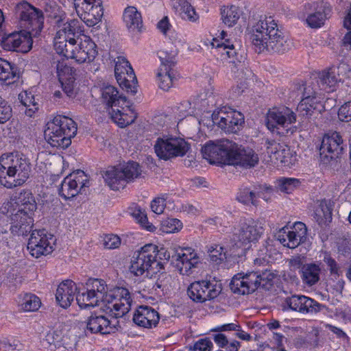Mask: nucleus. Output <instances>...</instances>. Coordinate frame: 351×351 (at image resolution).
<instances>
[{
	"label": "nucleus",
	"instance_id": "nucleus-1",
	"mask_svg": "<svg viewBox=\"0 0 351 351\" xmlns=\"http://www.w3.org/2000/svg\"><path fill=\"white\" fill-rule=\"evenodd\" d=\"M86 292L78 293L76 300L81 308L95 307L101 303V308L107 315L121 317L131 308L130 292L123 287L108 290L106 282L101 279L90 278L86 283Z\"/></svg>",
	"mask_w": 351,
	"mask_h": 351
},
{
	"label": "nucleus",
	"instance_id": "nucleus-2",
	"mask_svg": "<svg viewBox=\"0 0 351 351\" xmlns=\"http://www.w3.org/2000/svg\"><path fill=\"white\" fill-rule=\"evenodd\" d=\"M83 32V27L77 19L59 23L53 41L56 51L79 64L93 61L97 54L96 44L87 36H83L78 40L74 38Z\"/></svg>",
	"mask_w": 351,
	"mask_h": 351
},
{
	"label": "nucleus",
	"instance_id": "nucleus-3",
	"mask_svg": "<svg viewBox=\"0 0 351 351\" xmlns=\"http://www.w3.org/2000/svg\"><path fill=\"white\" fill-rule=\"evenodd\" d=\"M203 157L210 163L239 165L252 168L258 165L259 157L250 147L239 145L227 138L209 141L202 148Z\"/></svg>",
	"mask_w": 351,
	"mask_h": 351
},
{
	"label": "nucleus",
	"instance_id": "nucleus-4",
	"mask_svg": "<svg viewBox=\"0 0 351 351\" xmlns=\"http://www.w3.org/2000/svg\"><path fill=\"white\" fill-rule=\"evenodd\" d=\"M250 38L257 53L265 51L283 53L289 49V43L278 29L273 17L261 15L254 18L248 27Z\"/></svg>",
	"mask_w": 351,
	"mask_h": 351
},
{
	"label": "nucleus",
	"instance_id": "nucleus-5",
	"mask_svg": "<svg viewBox=\"0 0 351 351\" xmlns=\"http://www.w3.org/2000/svg\"><path fill=\"white\" fill-rule=\"evenodd\" d=\"M30 165L19 152L3 154L0 157V183L6 188L23 185L28 179Z\"/></svg>",
	"mask_w": 351,
	"mask_h": 351
},
{
	"label": "nucleus",
	"instance_id": "nucleus-6",
	"mask_svg": "<svg viewBox=\"0 0 351 351\" xmlns=\"http://www.w3.org/2000/svg\"><path fill=\"white\" fill-rule=\"evenodd\" d=\"M77 133L75 121L66 116L57 115L47 124L44 131L45 141L52 147L67 148L71 143V138Z\"/></svg>",
	"mask_w": 351,
	"mask_h": 351
},
{
	"label": "nucleus",
	"instance_id": "nucleus-7",
	"mask_svg": "<svg viewBox=\"0 0 351 351\" xmlns=\"http://www.w3.org/2000/svg\"><path fill=\"white\" fill-rule=\"evenodd\" d=\"M227 34L222 31L220 34L221 39L223 41H219L217 38H213L211 45L215 49L214 54L223 62H227L232 64L237 71V77L239 80H253L254 74L244 64H242L243 58L238 57V53L230 41L226 38Z\"/></svg>",
	"mask_w": 351,
	"mask_h": 351
},
{
	"label": "nucleus",
	"instance_id": "nucleus-8",
	"mask_svg": "<svg viewBox=\"0 0 351 351\" xmlns=\"http://www.w3.org/2000/svg\"><path fill=\"white\" fill-rule=\"evenodd\" d=\"M158 247L147 244L135 252L131 261L130 271L134 276L146 274L152 277L163 269L162 263L157 259Z\"/></svg>",
	"mask_w": 351,
	"mask_h": 351
},
{
	"label": "nucleus",
	"instance_id": "nucleus-9",
	"mask_svg": "<svg viewBox=\"0 0 351 351\" xmlns=\"http://www.w3.org/2000/svg\"><path fill=\"white\" fill-rule=\"evenodd\" d=\"M264 232L263 223L252 218L240 219L233 227L232 239L240 245L256 243Z\"/></svg>",
	"mask_w": 351,
	"mask_h": 351
},
{
	"label": "nucleus",
	"instance_id": "nucleus-10",
	"mask_svg": "<svg viewBox=\"0 0 351 351\" xmlns=\"http://www.w3.org/2000/svg\"><path fill=\"white\" fill-rule=\"evenodd\" d=\"M295 121V113L287 107L273 108L267 114V127L272 132L282 128L287 134H292L298 129L296 126L292 125Z\"/></svg>",
	"mask_w": 351,
	"mask_h": 351
},
{
	"label": "nucleus",
	"instance_id": "nucleus-11",
	"mask_svg": "<svg viewBox=\"0 0 351 351\" xmlns=\"http://www.w3.org/2000/svg\"><path fill=\"white\" fill-rule=\"evenodd\" d=\"M189 148V144L186 141L177 137L158 138L154 145V150L157 156L165 160L183 156L187 153Z\"/></svg>",
	"mask_w": 351,
	"mask_h": 351
},
{
	"label": "nucleus",
	"instance_id": "nucleus-12",
	"mask_svg": "<svg viewBox=\"0 0 351 351\" xmlns=\"http://www.w3.org/2000/svg\"><path fill=\"white\" fill-rule=\"evenodd\" d=\"M214 121L226 133H237L243 128V114L228 106H222L213 111Z\"/></svg>",
	"mask_w": 351,
	"mask_h": 351
},
{
	"label": "nucleus",
	"instance_id": "nucleus-13",
	"mask_svg": "<svg viewBox=\"0 0 351 351\" xmlns=\"http://www.w3.org/2000/svg\"><path fill=\"white\" fill-rule=\"evenodd\" d=\"M176 267L182 275H189L196 267L200 258L197 252L191 247H182L172 245L170 248Z\"/></svg>",
	"mask_w": 351,
	"mask_h": 351
},
{
	"label": "nucleus",
	"instance_id": "nucleus-14",
	"mask_svg": "<svg viewBox=\"0 0 351 351\" xmlns=\"http://www.w3.org/2000/svg\"><path fill=\"white\" fill-rule=\"evenodd\" d=\"M77 13L88 27L97 25L104 14L102 0H74Z\"/></svg>",
	"mask_w": 351,
	"mask_h": 351
},
{
	"label": "nucleus",
	"instance_id": "nucleus-15",
	"mask_svg": "<svg viewBox=\"0 0 351 351\" xmlns=\"http://www.w3.org/2000/svg\"><path fill=\"white\" fill-rule=\"evenodd\" d=\"M55 239L45 230L32 231L27 243V250L36 258L47 256L53 251Z\"/></svg>",
	"mask_w": 351,
	"mask_h": 351
},
{
	"label": "nucleus",
	"instance_id": "nucleus-16",
	"mask_svg": "<svg viewBox=\"0 0 351 351\" xmlns=\"http://www.w3.org/2000/svg\"><path fill=\"white\" fill-rule=\"evenodd\" d=\"M221 289V283L215 281H195L188 287L187 293L193 301L204 302L217 298Z\"/></svg>",
	"mask_w": 351,
	"mask_h": 351
},
{
	"label": "nucleus",
	"instance_id": "nucleus-17",
	"mask_svg": "<svg viewBox=\"0 0 351 351\" xmlns=\"http://www.w3.org/2000/svg\"><path fill=\"white\" fill-rule=\"evenodd\" d=\"M108 110L111 119L120 128H125L134 122L137 117L132 103L125 97H121Z\"/></svg>",
	"mask_w": 351,
	"mask_h": 351
},
{
	"label": "nucleus",
	"instance_id": "nucleus-18",
	"mask_svg": "<svg viewBox=\"0 0 351 351\" xmlns=\"http://www.w3.org/2000/svg\"><path fill=\"white\" fill-rule=\"evenodd\" d=\"M114 74L117 82L127 92L136 93L137 80L130 62L123 57L115 60Z\"/></svg>",
	"mask_w": 351,
	"mask_h": 351
},
{
	"label": "nucleus",
	"instance_id": "nucleus-19",
	"mask_svg": "<svg viewBox=\"0 0 351 351\" xmlns=\"http://www.w3.org/2000/svg\"><path fill=\"white\" fill-rule=\"evenodd\" d=\"M158 57L161 65L156 73L157 83L160 88L167 91L173 86L175 79V74L172 69L175 62V55L167 54L164 51H160Z\"/></svg>",
	"mask_w": 351,
	"mask_h": 351
},
{
	"label": "nucleus",
	"instance_id": "nucleus-20",
	"mask_svg": "<svg viewBox=\"0 0 351 351\" xmlns=\"http://www.w3.org/2000/svg\"><path fill=\"white\" fill-rule=\"evenodd\" d=\"M88 181V177L83 171H73L62 180L59 193L65 199L73 198L86 186Z\"/></svg>",
	"mask_w": 351,
	"mask_h": 351
},
{
	"label": "nucleus",
	"instance_id": "nucleus-21",
	"mask_svg": "<svg viewBox=\"0 0 351 351\" xmlns=\"http://www.w3.org/2000/svg\"><path fill=\"white\" fill-rule=\"evenodd\" d=\"M307 229L302 222H295L291 230L283 228L277 233L276 238L285 247L294 249L305 241Z\"/></svg>",
	"mask_w": 351,
	"mask_h": 351
},
{
	"label": "nucleus",
	"instance_id": "nucleus-22",
	"mask_svg": "<svg viewBox=\"0 0 351 351\" xmlns=\"http://www.w3.org/2000/svg\"><path fill=\"white\" fill-rule=\"evenodd\" d=\"M261 276L256 272L237 274L230 282V287L232 292L241 295L254 292L261 284Z\"/></svg>",
	"mask_w": 351,
	"mask_h": 351
},
{
	"label": "nucleus",
	"instance_id": "nucleus-23",
	"mask_svg": "<svg viewBox=\"0 0 351 351\" xmlns=\"http://www.w3.org/2000/svg\"><path fill=\"white\" fill-rule=\"evenodd\" d=\"M342 138L338 132H335L324 135L319 148L322 160L327 162L331 159L337 158L342 152Z\"/></svg>",
	"mask_w": 351,
	"mask_h": 351
},
{
	"label": "nucleus",
	"instance_id": "nucleus-24",
	"mask_svg": "<svg viewBox=\"0 0 351 351\" xmlns=\"http://www.w3.org/2000/svg\"><path fill=\"white\" fill-rule=\"evenodd\" d=\"M16 12L19 16L21 26L25 29L40 27L43 23L42 12L27 2L18 4Z\"/></svg>",
	"mask_w": 351,
	"mask_h": 351
},
{
	"label": "nucleus",
	"instance_id": "nucleus-25",
	"mask_svg": "<svg viewBox=\"0 0 351 351\" xmlns=\"http://www.w3.org/2000/svg\"><path fill=\"white\" fill-rule=\"evenodd\" d=\"M267 153L270 160L276 165L291 167L297 160L296 155L285 144L273 142L268 143Z\"/></svg>",
	"mask_w": 351,
	"mask_h": 351
},
{
	"label": "nucleus",
	"instance_id": "nucleus-26",
	"mask_svg": "<svg viewBox=\"0 0 351 351\" xmlns=\"http://www.w3.org/2000/svg\"><path fill=\"white\" fill-rule=\"evenodd\" d=\"M1 46L8 51L27 53L32 49V39L27 31L14 32L3 38Z\"/></svg>",
	"mask_w": 351,
	"mask_h": 351
},
{
	"label": "nucleus",
	"instance_id": "nucleus-27",
	"mask_svg": "<svg viewBox=\"0 0 351 351\" xmlns=\"http://www.w3.org/2000/svg\"><path fill=\"white\" fill-rule=\"evenodd\" d=\"M290 309L302 314L317 313L320 311V304L311 298L303 295H294L285 300Z\"/></svg>",
	"mask_w": 351,
	"mask_h": 351
},
{
	"label": "nucleus",
	"instance_id": "nucleus-28",
	"mask_svg": "<svg viewBox=\"0 0 351 351\" xmlns=\"http://www.w3.org/2000/svg\"><path fill=\"white\" fill-rule=\"evenodd\" d=\"M56 72L64 92L69 97L74 95L75 71L69 66L64 60H58L56 63Z\"/></svg>",
	"mask_w": 351,
	"mask_h": 351
},
{
	"label": "nucleus",
	"instance_id": "nucleus-29",
	"mask_svg": "<svg viewBox=\"0 0 351 351\" xmlns=\"http://www.w3.org/2000/svg\"><path fill=\"white\" fill-rule=\"evenodd\" d=\"M33 214L17 210L11 215L10 231L14 235H25L33 226Z\"/></svg>",
	"mask_w": 351,
	"mask_h": 351
},
{
	"label": "nucleus",
	"instance_id": "nucleus-30",
	"mask_svg": "<svg viewBox=\"0 0 351 351\" xmlns=\"http://www.w3.org/2000/svg\"><path fill=\"white\" fill-rule=\"evenodd\" d=\"M159 319L158 313L148 306H140L133 316V321L136 325L146 328L156 327Z\"/></svg>",
	"mask_w": 351,
	"mask_h": 351
},
{
	"label": "nucleus",
	"instance_id": "nucleus-31",
	"mask_svg": "<svg viewBox=\"0 0 351 351\" xmlns=\"http://www.w3.org/2000/svg\"><path fill=\"white\" fill-rule=\"evenodd\" d=\"M77 287L76 284L70 280L62 281L56 289V300L62 308H67L76 297Z\"/></svg>",
	"mask_w": 351,
	"mask_h": 351
},
{
	"label": "nucleus",
	"instance_id": "nucleus-32",
	"mask_svg": "<svg viewBox=\"0 0 351 351\" xmlns=\"http://www.w3.org/2000/svg\"><path fill=\"white\" fill-rule=\"evenodd\" d=\"M16 204L21 212H27L34 215L37 209V204L32 193L29 191H22L20 193H15L10 198L8 206Z\"/></svg>",
	"mask_w": 351,
	"mask_h": 351
},
{
	"label": "nucleus",
	"instance_id": "nucleus-33",
	"mask_svg": "<svg viewBox=\"0 0 351 351\" xmlns=\"http://www.w3.org/2000/svg\"><path fill=\"white\" fill-rule=\"evenodd\" d=\"M347 69L346 64H341L337 68V71L335 69H330L328 71H324L320 73L318 75L317 84L321 89L326 91H332L336 87L337 84L340 82L342 79L337 77L339 76L340 73H341L343 71Z\"/></svg>",
	"mask_w": 351,
	"mask_h": 351
},
{
	"label": "nucleus",
	"instance_id": "nucleus-34",
	"mask_svg": "<svg viewBox=\"0 0 351 351\" xmlns=\"http://www.w3.org/2000/svg\"><path fill=\"white\" fill-rule=\"evenodd\" d=\"M308 6L310 8H313L314 12L308 14L306 18V25L311 28H319L322 27L326 19L327 15V9L323 3H308Z\"/></svg>",
	"mask_w": 351,
	"mask_h": 351
},
{
	"label": "nucleus",
	"instance_id": "nucleus-35",
	"mask_svg": "<svg viewBox=\"0 0 351 351\" xmlns=\"http://www.w3.org/2000/svg\"><path fill=\"white\" fill-rule=\"evenodd\" d=\"M123 23L131 32H141L143 27L141 14L134 6H128L123 14Z\"/></svg>",
	"mask_w": 351,
	"mask_h": 351
},
{
	"label": "nucleus",
	"instance_id": "nucleus-36",
	"mask_svg": "<svg viewBox=\"0 0 351 351\" xmlns=\"http://www.w3.org/2000/svg\"><path fill=\"white\" fill-rule=\"evenodd\" d=\"M171 5L180 17L190 22H197L199 20V14L189 0H171Z\"/></svg>",
	"mask_w": 351,
	"mask_h": 351
},
{
	"label": "nucleus",
	"instance_id": "nucleus-37",
	"mask_svg": "<svg viewBox=\"0 0 351 351\" xmlns=\"http://www.w3.org/2000/svg\"><path fill=\"white\" fill-rule=\"evenodd\" d=\"M87 329L92 333L110 334L115 326L104 316H91L87 322Z\"/></svg>",
	"mask_w": 351,
	"mask_h": 351
},
{
	"label": "nucleus",
	"instance_id": "nucleus-38",
	"mask_svg": "<svg viewBox=\"0 0 351 351\" xmlns=\"http://www.w3.org/2000/svg\"><path fill=\"white\" fill-rule=\"evenodd\" d=\"M119 166L108 169L104 178L111 189L117 191L125 186V180Z\"/></svg>",
	"mask_w": 351,
	"mask_h": 351
},
{
	"label": "nucleus",
	"instance_id": "nucleus-39",
	"mask_svg": "<svg viewBox=\"0 0 351 351\" xmlns=\"http://www.w3.org/2000/svg\"><path fill=\"white\" fill-rule=\"evenodd\" d=\"M321 269L318 265L308 263L304 265L300 270L301 279L304 284L311 287L319 280Z\"/></svg>",
	"mask_w": 351,
	"mask_h": 351
},
{
	"label": "nucleus",
	"instance_id": "nucleus-40",
	"mask_svg": "<svg viewBox=\"0 0 351 351\" xmlns=\"http://www.w3.org/2000/svg\"><path fill=\"white\" fill-rule=\"evenodd\" d=\"M321 101H311L308 98H302L298 106V111L302 115L309 117L315 112H321L323 110Z\"/></svg>",
	"mask_w": 351,
	"mask_h": 351
},
{
	"label": "nucleus",
	"instance_id": "nucleus-41",
	"mask_svg": "<svg viewBox=\"0 0 351 351\" xmlns=\"http://www.w3.org/2000/svg\"><path fill=\"white\" fill-rule=\"evenodd\" d=\"M222 22L231 27L237 24L241 16L240 9L235 5L224 6L221 10Z\"/></svg>",
	"mask_w": 351,
	"mask_h": 351
},
{
	"label": "nucleus",
	"instance_id": "nucleus-42",
	"mask_svg": "<svg viewBox=\"0 0 351 351\" xmlns=\"http://www.w3.org/2000/svg\"><path fill=\"white\" fill-rule=\"evenodd\" d=\"M40 304V300L34 294L26 293L19 297V306L23 311H36L39 309Z\"/></svg>",
	"mask_w": 351,
	"mask_h": 351
},
{
	"label": "nucleus",
	"instance_id": "nucleus-43",
	"mask_svg": "<svg viewBox=\"0 0 351 351\" xmlns=\"http://www.w3.org/2000/svg\"><path fill=\"white\" fill-rule=\"evenodd\" d=\"M19 99L25 108V113L29 117H32L38 110V104L35 101L34 96L31 93L23 91L19 95Z\"/></svg>",
	"mask_w": 351,
	"mask_h": 351
},
{
	"label": "nucleus",
	"instance_id": "nucleus-44",
	"mask_svg": "<svg viewBox=\"0 0 351 351\" xmlns=\"http://www.w3.org/2000/svg\"><path fill=\"white\" fill-rule=\"evenodd\" d=\"M119 167L123 173L125 184L141 176L142 173L141 167L135 162H129Z\"/></svg>",
	"mask_w": 351,
	"mask_h": 351
},
{
	"label": "nucleus",
	"instance_id": "nucleus-45",
	"mask_svg": "<svg viewBox=\"0 0 351 351\" xmlns=\"http://www.w3.org/2000/svg\"><path fill=\"white\" fill-rule=\"evenodd\" d=\"M257 197L265 198L259 191H255L247 187L241 189L237 195V199L245 204H256Z\"/></svg>",
	"mask_w": 351,
	"mask_h": 351
},
{
	"label": "nucleus",
	"instance_id": "nucleus-46",
	"mask_svg": "<svg viewBox=\"0 0 351 351\" xmlns=\"http://www.w3.org/2000/svg\"><path fill=\"white\" fill-rule=\"evenodd\" d=\"M183 227L182 223L176 218L163 219L160 225V230L166 234L179 232Z\"/></svg>",
	"mask_w": 351,
	"mask_h": 351
},
{
	"label": "nucleus",
	"instance_id": "nucleus-47",
	"mask_svg": "<svg viewBox=\"0 0 351 351\" xmlns=\"http://www.w3.org/2000/svg\"><path fill=\"white\" fill-rule=\"evenodd\" d=\"M208 253L213 262L220 263L227 258V250L218 244H213L208 247Z\"/></svg>",
	"mask_w": 351,
	"mask_h": 351
},
{
	"label": "nucleus",
	"instance_id": "nucleus-48",
	"mask_svg": "<svg viewBox=\"0 0 351 351\" xmlns=\"http://www.w3.org/2000/svg\"><path fill=\"white\" fill-rule=\"evenodd\" d=\"M16 76L12 65L0 58V81L10 82Z\"/></svg>",
	"mask_w": 351,
	"mask_h": 351
},
{
	"label": "nucleus",
	"instance_id": "nucleus-49",
	"mask_svg": "<svg viewBox=\"0 0 351 351\" xmlns=\"http://www.w3.org/2000/svg\"><path fill=\"white\" fill-rule=\"evenodd\" d=\"M131 214L136 221L141 224L142 228L145 230L149 232H154L156 230V227L148 221L147 215L144 210L139 208H136Z\"/></svg>",
	"mask_w": 351,
	"mask_h": 351
},
{
	"label": "nucleus",
	"instance_id": "nucleus-50",
	"mask_svg": "<svg viewBox=\"0 0 351 351\" xmlns=\"http://www.w3.org/2000/svg\"><path fill=\"white\" fill-rule=\"evenodd\" d=\"M101 95L104 101L110 106V108L112 107V105L115 103L114 101L123 97L119 95L118 91L114 86L110 85L102 89Z\"/></svg>",
	"mask_w": 351,
	"mask_h": 351
},
{
	"label": "nucleus",
	"instance_id": "nucleus-51",
	"mask_svg": "<svg viewBox=\"0 0 351 351\" xmlns=\"http://www.w3.org/2000/svg\"><path fill=\"white\" fill-rule=\"evenodd\" d=\"M299 184L300 181L298 179L283 178L277 181V187L281 192L290 193L299 186Z\"/></svg>",
	"mask_w": 351,
	"mask_h": 351
},
{
	"label": "nucleus",
	"instance_id": "nucleus-52",
	"mask_svg": "<svg viewBox=\"0 0 351 351\" xmlns=\"http://www.w3.org/2000/svg\"><path fill=\"white\" fill-rule=\"evenodd\" d=\"M335 278H330L327 283L328 290H330L333 293L340 294L344 287V281L339 276H334Z\"/></svg>",
	"mask_w": 351,
	"mask_h": 351
},
{
	"label": "nucleus",
	"instance_id": "nucleus-53",
	"mask_svg": "<svg viewBox=\"0 0 351 351\" xmlns=\"http://www.w3.org/2000/svg\"><path fill=\"white\" fill-rule=\"evenodd\" d=\"M103 241L104 247L109 250L116 249L121 245V239L116 234L105 235Z\"/></svg>",
	"mask_w": 351,
	"mask_h": 351
},
{
	"label": "nucleus",
	"instance_id": "nucleus-54",
	"mask_svg": "<svg viewBox=\"0 0 351 351\" xmlns=\"http://www.w3.org/2000/svg\"><path fill=\"white\" fill-rule=\"evenodd\" d=\"M213 347V342L208 338L201 339L196 341L193 346V351H211Z\"/></svg>",
	"mask_w": 351,
	"mask_h": 351
},
{
	"label": "nucleus",
	"instance_id": "nucleus-55",
	"mask_svg": "<svg viewBox=\"0 0 351 351\" xmlns=\"http://www.w3.org/2000/svg\"><path fill=\"white\" fill-rule=\"evenodd\" d=\"M339 119L342 121L351 120V101L345 103L341 106L338 112Z\"/></svg>",
	"mask_w": 351,
	"mask_h": 351
},
{
	"label": "nucleus",
	"instance_id": "nucleus-56",
	"mask_svg": "<svg viewBox=\"0 0 351 351\" xmlns=\"http://www.w3.org/2000/svg\"><path fill=\"white\" fill-rule=\"evenodd\" d=\"M12 117V108L3 100L0 104V123H3Z\"/></svg>",
	"mask_w": 351,
	"mask_h": 351
},
{
	"label": "nucleus",
	"instance_id": "nucleus-57",
	"mask_svg": "<svg viewBox=\"0 0 351 351\" xmlns=\"http://www.w3.org/2000/svg\"><path fill=\"white\" fill-rule=\"evenodd\" d=\"M344 26L350 31L344 36L343 45L346 47H351V4L344 20Z\"/></svg>",
	"mask_w": 351,
	"mask_h": 351
},
{
	"label": "nucleus",
	"instance_id": "nucleus-58",
	"mask_svg": "<svg viewBox=\"0 0 351 351\" xmlns=\"http://www.w3.org/2000/svg\"><path fill=\"white\" fill-rule=\"evenodd\" d=\"M165 199L158 197L153 199L151 202L152 210L158 215L162 214L165 208Z\"/></svg>",
	"mask_w": 351,
	"mask_h": 351
},
{
	"label": "nucleus",
	"instance_id": "nucleus-59",
	"mask_svg": "<svg viewBox=\"0 0 351 351\" xmlns=\"http://www.w3.org/2000/svg\"><path fill=\"white\" fill-rule=\"evenodd\" d=\"M159 31L165 35H168L171 31V25L167 16L163 17L157 24Z\"/></svg>",
	"mask_w": 351,
	"mask_h": 351
},
{
	"label": "nucleus",
	"instance_id": "nucleus-60",
	"mask_svg": "<svg viewBox=\"0 0 351 351\" xmlns=\"http://www.w3.org/2000/svg\"><path fill=\"white\" fill-rule=\"evenodd\" d=\"M303 89L302 98H308L311 101H321V97L317 95L315 90L310 85H305Z\"/></svg>",
	"mask_w": 351,
	"mask_h": 351
},
{
	"label": "nucleus",
	"instance_id": "nucleus-61",
	"mask_svg": "<svg viewBox=\"0 0 351 351\" xmlns=\"http://www.w3.org/2000/svg\"><path fill=\"white\" fill-rule=\"evenodd\" d=\"M54 332H49L45 337L41 341L42 346L44 348L52 350V347H55Z\"/></svg>",
	"mask_w": 351,
	"mask_h": 351
},
{
	"label": "nucleus",
	"instance_id": "nucleus-62",
	"mask_svg": "<svg viewBox=\"0 0 351 351\" xmlns=\"http://www.w3.org/2000/svg\"><path fill=\"white\" fill-rule=\"evenodd\" d=\"M324 262L329 267L330 274L334 276H339V267L336 261L330 256H325Z\"/></svg>",
	"mask_w": 351,
	"mask_h": 351
},
{
	"label": "nucleus",
	"instance_id": "nucleus-63",
	"mask_svg": "<svg viewBox=\"0 0 351 351\" xmlns=\"http://www.w3.org/2000/svg\"><path fill=\"white\" fill-rule=\"evenodd\" d=\"M213 119V113L211 114V117L209 116H204L199 121V123L201 127H206L208 129H212V128L216 125L215 122L214 121Z\"/></svg>",
	"mask_w": 351,
	"mask_h": 351
},
{
	"label": "nucleus",
	"instance_id": "nucleus-64",
	"mask_svg": "<svg viewBox=\"0 0 351 351\" xmlns=\"http://www.w3.org/2000/svg\"><path fill=\"white\" fill-rule=\"evenodd\" d=\"M215 342L221 348L228 345V341L225 335L219 333L214 336Z\"/></svg>",
	"mask_w": 351,
	"mask_h": 351
}]
</instances>
